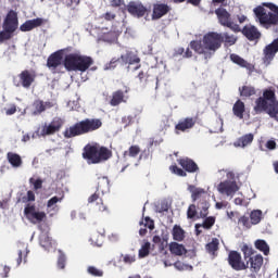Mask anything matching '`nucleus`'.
<instances>
[{"mask_svg": "<svg viewBox=\"0 0 278 278\" xmlns=\"http://www.w3.org/2000/svg\"><path fill=\"white\" fill-rule=\"evenodd\" d=\"M191 49L203 55L204 60H210L220 47H223V35L216 31H210L205 34L200 41H191Z\"/></svg>", "mask_w": 278, "mask_h": 278, "instance_id": "obj_1", "label": "nucleus"}, {"mask_svg": "<svg viewBox=\"0 0 278 278\" xmlns=\"http://www.w3.org/2000/svg\"><path fill=\"white\" fill-rule=\"evenodd\" d=\"M103 125L101 119L86 118L75 125L66 128L63 132L64 138H75L77 136H84V134H90V131H97Z\"/></svg>", "mask_w": 278, "mask_h": 278, "instance_id": "obj_2", "label": "nucleus"}, {"mask_svg": "<svg viewBox=\"0 0 278 278\" xmlns=\"http://www.w3.org/2000/svg\"><path fill=\"white\" fill-rule=\"evenodd\" d=\"M92 58L81 55L80 53H71L65 56L64 66L66 71H79L86 73L92 66Z\"/></svg>", "mask_w": 278, "mask_h": 278, "instance_id": "obj_3", "label": "nucleus"}, {"mask_svg": "<svg viewBox=\"0 0 278 278\" xmlns=\"http://www.w3.org/2000/svg\"><path fill=\"white\" fill-rule=\"evenodd\" d=\"M83 157L88 161V164H101L112 157V152L105 147L86 146Z\"/></svg>", "mask_w": 278, "mask_h": 278, "instance_id": "obj_4", "label": "nucleus"}, {"mask_svg": "<svg viewBox=\"0 0 278 278\" xmlns=\"http://www.w3.org/2000/svg\"><path fill=\"white\" fill-rule=\"evenodd\" d=\"M226 177V180L217 185V192L231 201V199H233V197L236 195V192L240 190V187L236 181V174H233V172H227Z\"/></svg>", "mask_w": 278, "mask_h": 278, "instance_id": "obj_5", "label": "nucleus"}, {"mask_svg": "<svg viewBox=\"0 0 278 278\" xmlns=\"http://www.w3.org/2000/svg\"><path fill=\"white\" fill-rule=\"evenodd\" d=\"M3 29L0 31V43L12 38V34L18 29V14L14 10L9 11L3 22Z\"/></svg>", "mask_w": 278, "mask_h": 278, "instance_id": "obj_6", "label": "nucleus"}, {"mask_svg": "<svg viewBox=\"0 0 278 278\" xmlns=\"http://www.w3.org/2000/svg\"><path fill=\"white\" fill-rule=\"evenodd\" d=\"M270 94H275L273 89H265L263 91V97H260L255 100V114H262V112H266V114H268V110L271 108L270 101H273V99L268 98Z\"/></svg>", "mask_w": 278, "mask_h": 278, "instance_id": "obj_7", "label": "nucleus"}, {"mask_svg": "<svg viewBox=\"0 0 278 278\" xmlns=\"http://www.w3.org/2000/svg\"><path fill=\"white\" fill-rule=\"evenodd\" d=\"M64 122L60 117H54L51 123H45L38 130L37 134L45 138V136H53L59 129H62Z\"/></svg>", "mask_w": 278, "mask_h": 278, "instance_id": "obj_8", "label": "nucleus"}, {"mask_svg": "<svg viewBox=\"0 0 278 278\" xmlns=\"http://www.w3.org/2000/svg\"><path fill=\"white\" fill-rule=\"evenodd\" d=\"M215 14L224 27H228L232 31H240V26L231 21V14L228 13L227 9L218 8L215 10Z\"/></svg>", "mask_w": 278, "mask_h": 278, "instance_id": "obj_9", "label": "nucleus"}, {"mask_svg": "<svg viewBox=\"0 0 278 278\" xmlns=\"http://www.w3.org/2000/svg\"><path fill=\"white\" fill-rule=\"evenodd\" d=\"M24 214L33 225H38V223H42L47 218V213L38 211L34 205H27L24 208Z\"/></svg>", "mask_w": 278, "mask_h": 278, "instance_id": "obj_10", "label": "nucleus"}, {"mask_svg": "<svg viewBox=\"0 0 278 278\" xmlns=\"http://www.w3.org/2000/svg\"><path fill=\"white\" fill-rule=\"evenodd\" d=\"M35 79L36 73L25 70L18 75V81L14 80V85L17 86V88L21 86L22 88H31Z\"/></svg>", "mask_w": 278, "mask_h": 278, "instance_id": "obj_11", "label": "nucleus"}, {"mask_svg": "<svg viewBox=\"0 0 278 278\" xmlns=\"http://www.w3.org/2000/svg\"><path fill=\"white\" fill-rule=\"evenodd\" d=\"M140 155V148L138 146H131L128 151L124 152V162L127 164V166L134 164L135 166H138V162L142 160V156Z\"/></svg>", "mask_w": 278, "mask_h": 278, "instance_id": "obj_12", "label": "nucleus"}, {"mask_svg": "<svg viewBox=\"0 0 278 278\" xmlns=\"http://www.w3.org/2000/svg\"><path fill=\"white\" fill-rule=\"evenodd\" d=\"M123 64H128V71H138L140 68V58L135 52H126V54L121 55Z\"/></svg>", "mask_w": 278, "mask_h": 278, "instance_id": "obj_13", "label": "nucleus"}, {"mask_svg": "<svg viewBox=\"0 0 278 278\" xmlns=\"http://www.w3.org/2000/svg\"><path fill=\"white\" fill-rule=\"evenodd\" d=\"M64 199V194H62L61 198L58 195L52 197L50 200L47 202V214H49L50 218H53L58 212H60V206L58 203H62Z\"/></svg>", "mask_w": 278, "mask_h": 278, "instance_id": "obj_14", "label": "nucleus"}, {"mask_svg": "<svg viewBox=\"0 0 278 278\" xmlns=\"http://www.w3.org/2000/svg\"><path fill=\"white\" fill-rule=\"evenodd\" d=\"M127 11L131 16H135L136 18H142L144 14H147V8L142 5L140 2L132 1L127 5Z\"/></svg>", "mask_w": 278, "mask_h": 278, "instance_id": "obj_15", "label": "nucleus"}, {"mask_svg": "<svg viewBox=\"0 0 278 278\" xmlns=\"http://www.w3.org/2000/svg\"><path fill=\"white\" fill-rule=\"evenodd\" d=\"M228 262L235 270H245L247 265L242 263V256L238 252H230Z\"/></svg>", "mask_w": 278, "mask_h": 278, "instance_id": "obj_16", "label": "nucleus"}, {"mask_svg": "<svg viewBox=\"0 0 278 278\" xmlns=\"http://www.w3.org/2000/svg\"><path fill=\"white\" fill-rule=\"evenodd\" d=\"M249 264H250V268L254 271L257 273V270H260L262 268V265L264 264V257L260 254H256L254 256H251L248 261H247V265L245 268H249Z\"/></svg>", "mask_w": 278, "mask_h": 278, "instance_id": "obj_17", "label": "nucleus"}, {"mask_svg": "<svg viewBox=\"0 0 278 278\" xmlns=\"http://www.w3.org/2000/svg\"><path fill=\"white\" fill-rule=\"evenodd\" d=\"M242 34L243 36H245V38H248V40H257L262 36L260 30H257V27L253 25L244 26L242 29Z\"/></svg>", "mask_w": 278, "mask_h": 278, "instance_id": "obj_18", "label": "nucleus"}, {"mask_svg": "<svg viewBox=\"0 0 278 278\" xmlns=\"http://www.w3.org/2000/svg\"><path fill=\"white\" fill-rule=\"evenodd\" d=\"M195 123L197 122L192 117L180 119L179 123L175 126L176 134H179V131H188V129H192Z\"/></svg>", "mask_w": 278, "mask_h": 278, "instance_id": "obj_19", "label": "nucleus"}, {"mask_svg": "<svg viewBox=\"0 0 278 278\" xmlns=\"http://www.w3.org/2000/svg\"><path fill=\"white\" fill-rule=\"evenodd\" d=\"M254 138L255 136L251 132L243 135L242 137L238 138V140L233 142V147L245 149V147H250V144L253 143Z\"/></svg>", "mask_w": 278, "mask_h": 278, "instance_id": "obj_20", "label": "nucleus"}, {"mask_svg": "<svg viewBox=\"0 0 278 278\" xmlns=\"http://www.w3.org/2000/svg\"><path fill=\"white\" fill-rule=\"evenodd\" d=\"M62 65V54L60 52L52 53L47 61V66L50 71H54Z\"/></svg>", "mask_w": 278, "mask_h": 278, "instance_id": "obj_21", "label": "nucleus"}, {"mask_svg": "<svg viewBox=\"0 0 278 278\" xmlns=\"http://www.w3.org/2000/svg\"><path fill=\"white\" fill-rule=\"evenodd\" d=\"M267 97H268V99H271L270 100L271 106L268 109V116H270V118H274L278 123V101H277V97L275 96V93H269V96H267Z\"/></svg>", "mask_w": 278, "mask_h": 278, "instance_id": "obj_22", "label": "nucleus"}, {"mask_svg": "<svg viewBox=\"0 0 278 278\" xmlns=\"http://www.w3.org/2000/svg\"><path fill=\"white\" fill-rule=\"evenodd\" d=\"M128 99L129 97L125 96V92H123V90H117L113 92L110 103L113 108H116V105H121V103H127Z\"/></svg>", "mask_w": 278, "mask_h": 278, "instance_id": "obj_23", "label": "nucleus"}, {"mask_svg": "<svg viewBox=\"0 0 278 278\" xmlns=\"http://www.w3.org/2000/svg\"><path fill=\"white\" fill-rule=\"evenodd\" d=\"M42 25V18L37 17L34 20H28L24 24L21 25V31H31V29H36V27H40Z\"/></svg>", "mask_w": 278, "mask_h": 278, "instance_id": "obj_24", "label": "nucleus"}, {"mask_svg": "<svg viewBox=\"0 0 278 278\" xmlns=\"http://www.w3.org/2000/svg\"><path fill=\"white\" fill-rule=\"evenodd\" d=\"M178 163L187 173H197L199 170V165L188 157L178 160Z\"/></svg>", "mask_w": 278, "mask_h": 278, "instance_id": "obj_25", "label": "nucleus"}, {"mask_svg": "<svg viewBox=\"0 0 278 278\" xmlns=\"http://www.w3.org/2000/svg\"><path fill=\"white\" fill-rule=\"evenodd\" d=\"M33 108H35L33 114L36 116L37 114H42V112L46 110L53 108V104L51 102H42V100H36L33 104Z\"/></svg>", "mask_w": 278, "mask_h": 278, "instance_id": "obj_26", "label": "nucleus"}, {"mask_svg": "<svg viewBox=\"0 0 278 278\" xmlns=\"http://www.w3.org/2000/svg\"><path fill=\"white\" fill-rule=\"evenodd\" d=\"M39 244L45 249V251H50L55 247V241L49 237L47 233H41L39 237Z\"/></svg>", "mask_w": 278, "mask_h": 278, "instance_id": "obj_27", "label": "nucleus"}, {"mask_svg": "<svg viewBox=\"0 0 278 278\" xmlns=\"http://www.w3.org/2000/svg\"><path fill=\"white\" fill-rule=\"evenodd\" d=\"M168 10L169 8L167 4H155L153 8L152 18H162V16H165V14H168Z\"/></svg>", "mask_w": 278, "mask_h": 278, "instance_id": "obj_28", "label": "nucleus"}, {"mask_svg": "<svg viewBox=\"0 0 278 278\" xmlns=\"http://www.w3.org/2000/svg\"><path fill=\"white\" fill-rule=\"evenodd\" d=\"M7 159L13 168H21V166H23V159L14 152H8Z\"/></svg>", "mask_w": 278, "mask_h": 278, "instance_id": "obj_29", "label": "nucleus"}, {"mask_svg": "<svg viewBox=\"0 0 278 278\" xmlns=\"http://www.w3.org/2000/svg\"><path fill=\"white\" fill-rule=\"evenodd\" d=\"M121 35L119 30H111L108 33H103L100 36V40H103L104 42H115V40H118V36Z\"/></svg>", "mask_w": 278, "mask_h": 278, "instance_id": "obj_30", "label": "nucleus"}, {"mask_svg": "<svg viewBox=\"0 0 278 278\" xmlns=\"http://www.w3.org/2000/svg\"><path fill=\"white\" fill-rule=\"evenodd\" d=\"M244 102H242L241 100H237L232 106V112L237 116V118H244Z\"/></svg>", "mask_w": 278, "mask_h": 278, "instance_id": "obj_31", "label": "nucleus"}, {"mask_svg": "<svg viewBox=\"0 0 278 278\" xmlns=\"http://www.w3.org/2000/svg\"><path fill=\"white\" fill-rule=\"evenodd\" d=\"M169 251H170V253H173V255L181 256V255H185V253H186V247H184V244H179L177 242H172L169 244Z\"/></svg>", "mask_w": 278, "mask_h": 278, "instance_id": "obj_32", "label": "nucleus"}, {"mask_svg": "<svg viewBox=\"0 0 278 278\" xmlns=\"http://www.w3.org/2000/svg\"><path fill=\"white\" fill-rule=\"evenodd\" d=\"M172 235H173V239L176 242H181L184 238H186V231H184L181 227L177 225L174 226Z\"/></svg>", "mask_w": 278, "mask_h": 278, "instance_id": "obj_33", "label": "nucleus"}, {"mask_svg": "<svg viewBox=\"0 0 278 278\" xmlns=\"http://www.w3.org/2000/svg\"><path fill=\"white\" fill-rule=\"evenodd\" d=\"M255 247L258 251H262L264 255H268L270 253V247H268V243L264 239L256 240Z\"/></svg>", "mask_w": 278, "mask_h": 278, "instance_id": "obj_34", "label": "nucleus"}, {"mask_svg": "<svg viewBox=\"0 0 278 278\" xmlns=\"http://www.w3.org/2000/svg\"><path fill=\"white\" fill-rule=\"evenodd\" d=\"M189 192L191 193V199L192 201H197V199H199V197H201V194H205V189L203 188H197L193 185H190L188 187Z\"/></svg>", "mask_w": 278, "mask_h": 278, "instance_id": "obj_35", "label": "nucleus"}, {"mask_svg": "<svg viewBox=\"0 0 278 278\" xmlns=\"http://www.w3.org/2000/svg\"><path fill=\"white\" fill-rule=\"evenodd\" d=\"M218 244H220V241L217 238H213L212 241L206 244L207 253L214 255L218 251Z\"/></svg>", "mask_w": 278, "mask_h": 278, "instance_id": "obj_36", "label": "nucleus"}, {"mask_svg": "<svg viewBox=\"0 0 278 278\" xmlns=\"http://www.w3.org/2000/svg\"><path fill=\"white\" fill-rule=\"evenodd\" d=\"M263 212L262 210H254L250 214V219L252 225H260L262 223Z\"/></svg>", "mask_w": 278, "mask_h": 278, "instance_id": "obj_37", "label": "nucleus"}, {"mask_svg": "<svg viewBox=\"0 0 278 278\" xmlns=\"http://www.w3.org/2000/svg\"><path fill=\"white\" fill-rule=\"evenodd\" d=\"M219 35L223 37V42L228 47H232V45L238 41V37L235 35H229L228 33H219Z\"/></svg>", "mask_w": 278, "mask_h": 278, "instance_id": "obj_38", "label": "nucleus"}, {"mask_svg": "<svg viewBox=\"0 0 278 278\" xmlns=\"http://www.w3.org/2000/svg\"><path fill=\"white\" fill-rule=\"evenodd\" d=\"M98 188L102 193L108 192L110 190V179L105 176L99 178Z\"/></svg>", "mask_w": 278, "mask_h": 278, "instance_id": "obj_39", "label": "nucleus"}, {"mask_svg": "<svg viewBox=\"0 0 278 278\" xmlns=\"http://www.w3.org/2000/svg\"><path fill=\"white\" fill-rule=\"evenodd\" d=\"M230 60L231 62H233V64H238V66H241V68H249V66H251L247 61H244V59L240 58V55L237 54H231Z\"/></svg>", "mask_w": 278, "mask_h": 278, "instance_id": "obj_40", "label": "nucleus"}, {"mask_svg": "<svg viewBox=\"0 0 278 278\" xmlns=\"http://www.w3.org/2000/svg\"><path fill=\"white\" fill-rule=\"evenodd\" d=\"M121 260L127 266H131V264H134L136 262V254L135 253L122 254Z\"/></svg>", "mask_w": 278, "mask_h": 278, "instance_id": "obj_41", "label": "nucleus"}, {"mask_svg": "<svg viewBox=\"0 0 278 278\" xmlns=\"http://www.w3.org/2000/svg\"><path fill=\"white\" fill-rule=\"evenodd\" d=\"M25 251L18 250V257H17V266H21V263L23 262L24 257V263L27 262V255H29V250L27 249V245H24Z\"/></svg>", "mask_w": 278, "mask_h": 278, "instance_id": "obj_42", "label": "nucleus"}, {"mask_svg": "<svg viewBox=\"0 0 278 278\" xmlns=\"http://www.w3.org/2000/svg\"><path fill=\"white\" fill-rule=\"evenodd\" d=\"M198 210H200L201 218H205V216H207V210H210V203H207L206 201L200 203L198 205Z\"/></svg>", "mask_w": 278, "mask_h": 278, "instance_id": "obj_43", "label": "nucleus"}, {"mask_svg": "<svg viewBox=\"0 0 278 278\" xmlns=\"http://www.w3.org/2000/svg\"><path fill=\"white\" fill-rule=\"evenodd\" d=\"M29 184H30V186H33L34 190H40V189H42L43 181H42V178L36 179V178L31 177V178H29Z\"/></svg>", "mask_w": 278, "mask_h": 278, "instance_id": "obj_44", "label": "nucleus"}, {"mask_svg": "<svg viewBox=\"0 0 278 278\" xmlns=\"http://www.w3.org/2000/svg\"><path fill=\"white\" fill-rule=\"evenodd\" d=\"M58 268L61 270H64L66 268V254L64 252L60 251V255L58 258Z\"/></svg>", "mask_w": 278, "mask_h": 278, "instance_id": "obj_45", "label": "nucleus"}, {"mask_svg": "<svg viewBox=\"0 0 278 278\" xmlns=\"http://www.w3.org/2000/svg\"><path fill=\"white\" fill-rule=\"evenodd\" d=\"M240 94L241 97H253V94H255V88L244 86L242 90H240Z\"/></svg>", "mask_w": 278, "mask_h": 278, "instance_id": "obj_46", "label": "nucleus"}, {"mask_svg": "<svg viewBox=\"0 0 278 278\" xmlns=\"http://www.w3.org/2000/svg\"><path fill=\"white\" fill-rule=\"evenodd\" d=\"M147 227L150 230L153 229V220H151V218H149V217H146V227L144 228H140V230H139V235L140 236H147Z\"/></svg>", "mask_w": 278, "mask_h": 278, "instance_id": "obj_47", "label": "nucleus"}, {"mask_svg": "<svg viewBox=\"0 0 278 278\" xmlns=\"http://www.w3.org/2000/svg\"><path fill=\"white\" fill-rule=\"evenodd\" d=\"M174 268H176V270H192V265H188L182 263L181 261H177L176 263H174Z\"/></svg>", "mask_w": 278, "mask_h": 278, "instance_id": "obj_48", "label": "nucleus"}, {"mask_svg": "<svg viewBox=\"0 0 278 278\" xmlns=\"http://www.w3.org/2000/svg\"><path fill=\"white\" fill-rule=\"evenodd\" d=\"M151 249V242H146L139 250V257H147L149 250Z\"/></svg>", "mask_w": 278, "mask_h": 278, "instance_id": "obj_49", "label": "nucleus"}, {"mask_svg": "<svg viewBox=\"0 0 278 278\" xmlns=\"http://www.w3.org/2000/svg\"><path fill=\"white\" fill-rule=\"evenodd\" d=\"M214 223H216V219L214 217H206L201 226L204 229H212V227H214Z\"/></svg>", "mask_w": 278, "mask_h": 278, "instance_id": "obj_50", "label": "nucleus"}, {"mask_svg": "<svg viewBox=\"0 0 278 278\" xmlns=\"http://www.w3.org/2000/svg\"><path fill=\"white\" fill-rule=\"evenodd\" d=\"M87 273L89 275H92V277H103V271H101V269H98L94 266H89Z\"/></svg>", "mask_w": 278, "mask_h": 278, "instance_id": "obj_51", "label": "nucleus"}, {"mask_svg": "<svg viewBox=\"0 0 278 278\" xmlns=\"http://www.w3.org/2000/svg\"><path fill=\"white\" fill-rule=\"evenodd\" d=\"M169 170L174 174V175H178V177H186V172L179 167H177V165H173L169 167Z\"/></svg>", "mask_w": 278, "mask_h": 278, "instance_id": "obj_52", "label": "nucleus"}, {"mask_svg": "<svg viewBox=\"0 0 278 278\" xmlns=\"http://www.w3.org/2000/svg\"><path fill=\"white\" fill-rule=\"evenodd\" d=\"M241 250L243 252L244 260H249L250 257H252L251 256V255H253V249L252 248H250L249 245L244 244Z\"/></svg>", "mask_w": 278, "mask_h": 278, "instance_id": "obj_53", "label": "nucleus"}, {"mask_svg": "<svg viewBox=\"0 0 278 278\" xmlns=\"http://www.w3.org/2000/svg\"><path fill=\"white\" fill-rule=\"evenodd\" d=\"M197 214H198L197 213V205H194V204L189 205L188 211H187V217L188 218H195Z\"/></svg>", "mask_w": 278, "mask_h": 278, "instance_id": "obj_54", "label": "nucleus"}, {"mask_svg": "<svg viewBox=\"0 0 278 278\" xmlns=\"http://www.w3.org/2000/svg\"><path fill=\"white\" fill-rule=\"evenodd\" d=\"M10 266L8 265H0V277L8 278V275H10Z\"/></svg>", "mask_w": 278, "mask_h": 278, "instance_id": "obj_55", "label": "nucleus"}, {"mask_svg": "<svg viewBox=\"0 0 278 278\" xmlns=\"http://www.w3.org/2000/svg\"><path fill=\"white\" fill-rule=\"evenodd\" d=\"M7 116H12L16 114V104H10L9 108L4 109Z\"/></svg>", "mask_w": 278, "mask_h": 278, "instance_id": "obj_56", "label": "nucleus"}, {"mask_svg": "<svg viewBox=\"0 0 278 278\" xmlns=\"http://www.w3.org/2000/svg\"><path fill=\"white\" fill-rule=\"evenodd\" d=\"M239 225H243V227H251V224L249 223V217L247 216L240 217Z\"/></svg>", "mask_w": 278, "mask_h": 278, "instance_id": "obj_57", "label": "nucleus"}, {"mask_svg": "<svg viewBox=\"0 0 278 278\" xmlns=\"http://www.w3.org/2000/svg\"><path fill=\"white\" fill-rule=\"evenodd\" d=\"M114 68H116V60L114 59L104 66V71H112Z\"/></svg>", "mask_w": 278, "mask_h": 278, "instance_id": "obj_58", "label": "nucleus"}, {"mask_svg": "<svg viewBox=\"0 0 278 278\" xmlns=\"http://www.w3.org/2000/svg\"><path fill=\"white\" fill-rule=\"evenodd\" d=\"M26 200L27 201H36V193H34V191H31V190L27 191Z\"/></svg>", "mask_w": 278, "mask_h": 278, "instance_id": "obj_59", "label": "nucleus"}, {"mask_svg": "<svg viewBox=\"0 0 278 278\" xmlns=\"http://www.w3.org/2000/svg\"><path fill=\"white\" fill-rule=\"evenodd\" d=\"M267 149H269L270 151H274V149H277V142L269 140L266 143Z\"/></svg>", "mask_w": 278, "mask_h": 278, "instance_id": "obj_60", "label": "nucleus"}, {"mask_svg": "<svg viewBox=\"0 0 278 278\" xmlns=\"http://www.w3.org/2000/svg\"><path fill=\"white\" fill-rule=\"evenodd\" d=\"M185 255L187 256V257H197V251H194V250H186V253H185Z\"/></svg>", "mask_w": 278, "mask_h": 278, "instance_id": "obj_61", "label": "nucleus"}, {"mask_svg": "<svg viewBox=\"0 0 278 278\" xmlns=\"http://www.w3.org/2000/svg\"><path fill=\"white\" fill-rule=\"evenodd\" d=\"M104 18L105 21H114V18H116V15L114 13L108 12L104 14Z\"/></svg>", "mask_w": 278, "mask_h": 278, "instance_id": "obj_62", "label": "nucleus"}, {"mask_svg": "<svg viewBox=\"0 0 278 278\" xmlns=\"http://www.w3.org/2000/svg\"><path fill=\"white\" fill-rule=\"evenodd\" d=\"M215 207L217 210H223V208L227 207V202H216Z\"/></svg>", "mask_w": 278, "mask_h": 278, "instance_id": "obj_63", "label": "nucleus"}, {"mask_svg": "<svg viewBox=\"0 0 278 278\" xmlns=\"http://www.w3.org/2000/svg\"><path fill=\"white\" fill-rule=\"evenodd\" d=\"M156 212H160V214H162V212H168V204H161V208H157Z\"/></svg>", "mask_w": 278, "mask_h": 278, "instance_id": "obj_64", "label": "nucleus"}]
</instances>
